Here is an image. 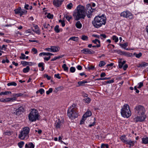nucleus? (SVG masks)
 Wrapping results in <instances>:
<instances>
[{
  "mask_svg": "<svg viewBox=\"0 0 148 148\" xmlns=\"http://www.w3.org/2000/svg\"><path fill=\"white\" fill-rule=\"evenodd\" d=\"M20 8H18L14 10L15 13L16 14H19V13L20 12V11L21 10Z\"/></svg>",
  "mask_w": 148,
  "mask_h": 148,
  "instance_id": "44",
  "label": "nucleus"
},
{
  "mask_svg": "<svg viewBox=\"0 0 148 148\" xmlns=\"http://www.w3.org/2000/svg\"><path fill=\"white\" fill-rule=\"evenodd\" d=\"M30 70V68L29 66H27L26 68H24L23 70V71L24 73L28 72Z\"/></svg>",
  "mask_w": 148,
  "mask_h": 148,
  "instance_id": "23",
  "label": "nucleus"
},
{
  "mask_svg": "<svg viewBox=\"0 0 148 148\" xmlns=\"http://www.w3.org/2000/svg\"><path fill=\"white\" fill-rule=\"evenodd\" d=\"M122 53L125 56L127 57H132L133 55L132 53L126 52H122Z\"/></svg>",
  "mask_w": 148,
  "mask_h": 148,
  "instance_id": "22",
  "label": "nucleus"
},
{
  "mask_svg": "<svg viewBox=\"0 0 148 148\" xmlns=\"http://www.w3.org/2000/svg\"><path fill=\"white\" fill-rule=\"evenodd\" d=\"M109 78H107V77H103V78H97L96 79V80L98 81V80H105L106 79H109Z\"/></svg>",
  "mask_w": 148,
  "mask_h": 148,
  "instance_id": "42",
  "label": "nucleus"
},
{
  "mask_svg": "<svg viewBox=\"0 0 148 148\" xmlns=\"http://www.w3.org/2000/svg\"><path fill=\"white\" fill-rule=\"evenodd\" d=\"M54 76L55 77L58 79H60L61 78V77L60 76V75L59 73L55 74Z\"/></svg>",
  "mask_w": 148,
  "mask_h": 148,
  "instance_id": "61",
  "label": "nucleus"
},
{
  "mask_svg": "<svg viewBox=\"0 0 148 148\" xmlns=\"http://www.w3.org/2000/svg\"><path fill=\"white\" fill-rule=\"evenodd\" d=\"M54 30L56 33H59L60 32V30L59 29V26L56 25L54 28Z\"/></svg>",
  "mask_w": 148,
  "mask_h": 148,
  "instance_id": "35",
  "label": "nucleus"
},
{
  "mask_svg": "<svg viewBox=\"0 0 148 148\" xmlns=\"http://www.w3.org/2000/svg\"><path fill=\"white\" fill-rule=\"evenodd\" d=\"M44 64L43 62H41L38 63V67H42L43 66H44Z\"/></svg>",
  "mask_w": 148,
  "mask_h": 148,
  "instance_id": "64",
  "label": "nucleus"
},
{
  "mask_svg": "<svg viewBox=\"0 0 148 148\" xmlns=\"http://www.w3.org/2000/svg\"><path fill=\"white\" fill-rule=\"evenodd\" d=\"M20 13H19V15L20 16H21L23 14V13H24L25 12V13H26V12H27V11H21V10L20 11Z\"/></svg>",
  "mask_w": 148,
  "mask_h": 148,
  "instance_id": "59",
  "label": "nucleus"
},
{
  "mask_svg": "<svg viewBox=\"0 0 148 148\" xmlns=\"http://www.w3.org/2000/svg\"><path fill=\"white\" fill-rule=\"evenodd\" d=\"M88 38V37L85 35H82L81 37V39L83 40H87Z\"/></svg>",
  "mask_w": 148,
  "mask_h": 148,
  "instance_id": "39",
  "label": "nucleus"
},
{
  "mask_svg": "<svg viewBox=\"0 0 148 148\" xmlns=\"http://www.w3.org/2000/svg\"><path fill=\"white\" fill-rule=\"evenodd\" d=\"M133 55L135 56L136 58H139L142 56V53L140 52L139 53L137 54L135 52L134 53Z\"/></svg>",
  "mask_w": 148,
  "mask_h": 148,
  "instance_id": "27",
  "label": "nucleus"
},
{
  "mask_svg": "<svg viewBox=\"0 0 148 148\" xmlns=\"http://www.w3.org/2000/svg\"><path fill=\"white\" fill-rule=\"evenodd\" d=\"M21 63L22 64L23 66H24L27 65H28L29 66H32L34 64L33 62H28L24 61H21Z\"/></svg>",
  "mask_w": 148,
  "mask_h": 148,
  "instance_id": "14",
  "label": "nucleus"
},
{
  "mask_svg": "<svg viewBox=\"0 0 148 148\" xmlns=\"http://www.w3.org/2000/svg\"><path fill=\"white\" fill-rule=\"evenodd\" d=\"M17 85L16 83L14 82H10L7 84V85L8 86H16Z\"/></svg>",
  "mask_w": 148,
  "mask_h": 148,
  "instance_id": "29",
  "label": "nucleus"
},
{
  "mask_svg": "<svg viewBox=\"0 0 148 148\" xmlns=\"http://www.w3.org/2000/svg\"><path fill=\"white\" fill-rule=\"evenodd\" d=\"M62 68L64 69V71H68V68L67 66L66 65V64H63L62 66Z\"/></svg>",
  "mask_w": 148,
  "mask_h": 148,
  "instance_id": "31",
  "label": "nucleus"
},
{
  "mask_svg": "<svg viewBox=\"0 0 148 148\" xmlns=\"http://www.w3.org/2000/svg\"><path fill=\"white\" fill-rule=\"evenodd\" d=\"M63 122L61 121L60 119L56 120L54 126L56 129H60L63 127Z\"/></svg>",
  "mask_w": 148,
  "mask_h": 148,
  "instance_id": "10",
  "label": "nucleus"
},
{
  "mask_svg": "<svg viewBox=\"0 0 148 148\" xmlns=\"http://www.w3.org/2000/svg\"><path fill=\"white\" fill-rule=\"evenodd\" d=\"M141 64L142 67H145L148 65V63L145 62H143L141 63Z\"/></svg>",
  "mask_w": 148,
  "mask_h": 148,
  "instance_id": "45",
  "label": "nucleus"
},
{
  "mask_svg": "<svg viewBox=\"0 0 148 148\" xmlns=\"http://www.w3.org/2000/svg\"><path fill=\"white\" fill-rule=\"evenodd\" d=\"M11 92L10 91L1 92L0 93L1 95H5L9 94H11Z\"/></svg>",
  "mask_w": 148,
  "mask_h": 148,
  "instance_id": "28",
  "label": "nucleus"
},
{
  "mask_svg": "<svg viewBox=\"0 0 148 148\" xmlns=\"http://www.w3.org/2000/svg\"><path fill=\"white\" fill-rule=\"evenodd\" d=\"M106 64L105 62L103 61H101L100 62L99 66L100 67H101L104 66Z\"/></svg>",
  "mask_w": 148,
  "mask_h": 148,
  "instance_id": "32",
  "label": "nucleus"
},
{
  "mask_svg": "<svg viewBox=\"0 0 148 148\" xmlns=\"http://www.w3.org/2000/svg\"><path fill=\"white\" fill-rule=\"evenodd\" d=\"M135 141H134L132 140L131 139L128 140L126 142V144L130 145V147L131 146H133L134 145Z\"/></svg>",
  "mask_w": 148,
  "mask_h": 148,
  "instance_id": "15",
  "label": "nucleus"
},
{
  "mask_svg": "<svg viewBox=\"0 0 148 148\" xmlns=\"http://www.w3.org/2000/svg\"><path fill=\"white\" fill-rule=\"evenodd\" d=\"M44 77H46L48 80H50L51 79V77L50 76H49L46 74H44Z\"/></svg>",
  "mask_w": 148,
  "mask_h": 148,
  "instance_id": "57",
  "label": "nucleus"
},
{
  "mask_svg": "<svg viewBox=\"0 0 148 148\" xmlns=\"http://www.w3.org/2000/svg\"><path fill=\"white\" fill-rule=\"evenodd\" d=\"M53 91V89L52 88H50L48 91H46V93L47 95H49L50 93L51 92Z\"/></svg>",
  "mask_w": 148,
  "mask_h": 148,
  "instance_id": "49",
  "label": "nucleus"
},
{
  "mask_svg": "<svg viewBox=\"0 0 148 148\" xmlns=\"http://www.w3.org/2000/svg\"><path fill=\"white\" fill-rule=\"evenodd\" d=\"M94 66H88L87 67V68L89 70H93L94 69Z\"/></svg>",
  "mask_w": 148,
  "mask_h": 148,
  "instance_id": "52",
  "label": "nucleus"
},
{
  "mask_svg": "<svg viewBox=\"0 0 148 148\" xmlns=\"http://www.w3.org/2000/svg\"><path fill=\"white\" fill-rule=\"evenodd\" d=\"M81 52L85 54H92L95 53L94 51L88 48H85L81 50Z\"/></svg>",
  "mask_w": 148,
  "mask_h": 148,
  "instance_id": "11",
  "label": "nucleus"
},
{
  "mask_svg": "<svg viewBox=\"0 0 148 148\" xmlns=\"http://www.w3.org/2000/svg\"><path fill=\"white\" fill-rule=\"evenodd\" d=\"M20 58L22 60L25 59V55L23 53H21V56L20 57Z\"/></svg>",
  "mask_w": 148,
  "mask_h": 148,
  "instance_id": "43",
  "label": "nucleus"
},
{
  "mask_svg": "<svg viewBox=\"0 0 148 148\" xmlns=\"http://www.w3.org/2000/svg\"><path fill=\"white\" fill-rule=\"evenodd\" d=\"M24 144V142L23 141H21L20 142L18 143V145L19 148H22Z\"/></svg>",
  "mask_w": 148,
  "mask_h": 148,
  "instance_id": "33",
  "label": "nucleus"
},
{
  "mask_svg": "<svg viewBox=\"0 0 148 148\" xmlns=\"http://www.w3.org/2000/svg\"><path fill=\"white\" fill-rule=\"evenodd\" d=\"M92 42L95 44H97V43L99 44H100V40L97 39H95V40H93L92 41Z\"/></svg>",
  "mask_w": 148,
  "mask_h": 148,
  "instance_id": "38",
  "label": "nucleus"
},
{
  "mask_svg": "<svg viewBox=\"0 0 148 148\" xmlns=\"http://www.w3.org/2000/svg\"><path fill=\"white\" fill-rule=\"evenodd\" d=\"M33 31L38 34H39L40 33L39 29H33Z\"/></svg>",
  "mask_w": 148,
  "mask_h": 148,
  "instance_id": "56",
  "label": "nucleus"
},
{
  "mask_svg": "<svg viewBox=\"0 0 148 148\" xmlns=\"http://www.w3.org/2000/svg\"><path fill=\"white\" fill-rule=\"evenodd\" d=\"M125 61H123V62H120L119 64V68H121L123 67V65L125 64Z\"/></svg>",
  "mask_w": 148,
  "mask_h": 148,
  "instance_id": "25",
  "label": "nucleus"
},
{
  "mask_svg": "<svg viewBox=\"0 0 148 148\" xmlns=\"http://www.w3.org/2000/svg\"><path fill=\"white\" fill-rule=\"evenodd\" d=\"M0 101L3 102H8L7 98L5 99H0Z\"/></svg>",
  "mask_w": 148,
  "mask_h": 148,
  "instance_id": "63",
  "label": "nucleus"
},
{
  "mask_svg": "<svg viewBox=\"0 0 148 148\" xmlns=\"http://www.w3.org/2000/svg\"><path fill=\"white\" fill-rule=\"evenodd\" d=\"M146 116H141L135 115L132 116V119L133 122H142L144 121L146 119Z\"/></svg>",
  "mask_w": 148,
  "mask_h": 148,
  "instance_id": "9",
  "label": "nucleus"
},
{
  "mask_svg": "<svg viewBox=\"0 0 148 148\" xmlns=\"http://www.w3.org/2000/svg\"><path fill=\"white\" fill-rule=\"evenodd\" d=\"M28 117L29 120L32 122L36 121L38 117V111L34 109H32L29 114Z\"/></svg>",
  "mask_w": 148,
  "mask_h": 148,
  "instance_id": "6",
  "label": "nucleus"
},
{
  "mask_svg": "<svg viewBox=\"0 0 148 148\" xmlns=\"http://www.w3.org/2000/svg\"><path fill=\"white\" fill-rule=\"evenodd\" d=\"M91 101L90 99L88 97L84 99V101L86 103H89Z\"/></svg>",
  "mask_w": 148,
  "mask_h": 148,
  "instance_id": "37",
  "label": "nucleus"
},
{
  "mask_svg": "<svg viewBox=\"0 0 148 148\" xmlns=\"http://www.w3.org/2000/svg\"><path fill=\"white\" fill-rule=\"evenodd\" d=\"M106 18L104 15L96 16L92 23L93 26L96 28H99L106 23Z\"/></svg>",
  "mask_w": 148,
  "mask_h": 148,
  "instance_id": "2",
  "label": "nucleus"
},
{
  "mask_svg": "<svg viewBox=\"0 0 148 148\" xmlns=\"http://www.w3.org/2000/svg\"><path fill=\"white\" fill-rule=\"evenodd\" d=\"M120 139L122 142L125 143L127 140H128L125 135L122 136L120 137Z\"/></svg>",
  "mask_w": 148,
  "mask_h": 148,
  "instance_id": "19",
  "label": "nucleus"
},
{
  "mask_svg": "<svg viewBox=\"0 0 148 148\" xmlns=\"http://www.w3.org/2000/svg\"><path fill=\"white\" fill-rule=\"evenodd\" d=\"M52 52H56L58 51L60 49L58 47H51Z\"/></svg>",
  "mask_w": 148,
  "mask_h": 148,
  "instance_id": "20",
  "label": "nucleus"
},
{
  "mask_svg": "<svg viewBox=\"0 0 148 148\" xmlns=\"http://www.w3.org/2000/svg\"><path fill=\"white\" fill-rule=\"evenodd\" d=\"M94 10L95 9L92 8L90 4H87L86 8L84 6L79 5L73 11V16L74 20L77 21L84 19L86 15L88 18H90Z\"/></svg>",
  "mask_w": 148,
  "mask_h": 148,
  "instance_id": "1",
  "label": "nucleus"
},
{
  "mask_svg": "<svg viewBox=\"0 0 148 148\" xmlns=\"http://www.w3.org/2000/svg\"><path fill=\"white\" fill-rule=\"evenodd\" d=\"M100 38L101 39H103V38H106V35L104 34H102L100 35Z\"/></svg>",
  "mask_w": 148,
  "mask_h": 148,
  "instance_id": "47",
  "label": "nucleus"
},
{
  "mask_svg": "<svg viewBox=\"0 0 148 148\" xmlns=\"http://www.w3.org/2000/svg\"><path fill=\"white\" fill-rule=\"evenodd\" d=\"M112 38L113 40H114L116 43L118 41L119 39L118 37L115 35H114L112 36Z\"/></svg>",
  "mask_w": 148,
  "mask_h": 148,
  "instance_id": "24",
  "label": "nucleus"
},
{
  "mask_svg": "<svg viewBox=\"0 0 148 148\" xmlns=\"http://www.w3.org/2000/svg\"><path fill=\"white\" fill-rule=\"evenodd\" d=\"M78 37H71L70 38L68 41L70 40H71L75 41H77L78 40Z\"/></svg>",
  "mask_w": 148,
  "mask_h": 148,
  "instance_id": "26",
  "label": "nucleus"
},
{
  "mask_svg": "<svg viewBox=\"0 0 148 148\" xmlns=\"http://www.w3.org/2000/svg\"><path fill=\"white\" fill-rule=\"evenodd\" d=\"M48 56V53L42 52L40 53L39 54V56Z\"/></svg>",
  "mask_w": 148,
  "mask_h": 148,
  "instance_id": "41",
  "label": "nucleus"
},
{
  "mask_svg": "<svg viewBox=\"0 0 148 148\" xmlns=\"http://www.w3.org/2000/svg\"><path fill=\"white\" fill-rule=\"evenodd\" d=\"M121 114L122 116L124 118H128L131 115L129 106L127 104H125L121 110Z\"/></svg>",
  "mask_w": 148,
  "mask_h": 148,
  "instance_id": "4",
  "label": "nucleus"
},
{
  "mask_svg": "<svg viewBox=\"0 0 148 148\" xmlns=\"http://www.w3.org/2000/svg\"><path fill=\"white\" fill-rule=\"evenodd\" d=\"M86 118H84L83 116V118H82V119L81 120V121H80V124H83V123H84V121H85V120H86Z\"/></svg>",
  "mask_w": 148,
  "mask_h": 148,
  "instance_id": "55",
  "label": "nucleus"
},
{
  "mask_svg": "<svg viewBox=\"0 0 148 148\" xmlns=\"http://www.w3.org/2000/svg\"><path fill=\"white\" fill-rule=\"evenodd\" d=\"M75 26L78 29H81L82 27V24L80 21H77L76 23Z\"/></svg>",
  "mask_w": 148,
  "mask_h": 148,
  "instance_id": "21",
  "label": "nucleus"
},
{
  "mask_svg": "<svg viewBox=\"0 0 148 148\" xmlns=\"http://www.w3.org/2000/svg\"><path fill=\"white\" fill-rule=\"evenodd\" d=\"M32 51L34 52V54H36L38 52L37 50L35 48H33L32 49Z\"/></svg>",
  "mask_w": 148,
  "mask_h": 148,
  "instance_id": "58",
  "label": "nucleus"
},
{
  "mask_svg": "<svg viewBox=\"0 0 148 148\" xmlns=\"http://www.w3.org/2000/svg\"><path fill=\"white\" fill-rule=\"evenodd\" d=\"M30 131V129L28 127H26L23 128L20 132L18 137L21 140H23L25 138H27L29 137V134Z\"/></svg>",
  "mask_w": 148,
  "mask_h": 148,
  "instance_id": "5",
  "label": "nucleus"
},
{
  "mask_svg": "<svg viewBox=\"0 0 148 148\" xmlns=\"http://www.w3.org/2000/svg\"><path fill=\"white\" fill-rule=\"evenodd\" d=\"M34 145L32 143H29L28 144H26L25 148H34Z\"/></svg>",
  "mask_w": 148,
  "mask_h": 148,
  "instance_id": "17",
  "label": "nucleus"
},
{
  "mask_svg": "<svg viewBox=\"0 0 148 148\" xmlns=\"http://www.w3.org/2000/svg\"><path fill=\"white\" fill-rule=\"evenodd\" d=\"M87 83V82L86 81L84 80L82 81L79 82L78 84L79 85H81L82 84H84Z\"/></svg>",
  "mask_w": 148,
  "mask_h": 148,
  "instance_id": "46",
  "label": "nucleus"
},
{
  "mask_svg": "<svg viewBox=\"0 0 148 148\" xmlns=\"http://www.w3.org/2000/svg\"><path fill=\"white\" fill-rule=\"evenodd\" d=\"M0 49L1 50H5L6 48V46L4 45H3L1 47H0Z\"/></svg>",
  "mask_w": 148,
  "mask_h": 148,
  "instance_id": "62",
  "label": "nucleus"
},
{
  "mask_svg": "<svg viewBox=\"0 0 148 148\" xmlns=\"http://www.w3.org/2000/svg\"><path fill=\"white\" fill-rule=\"evenodd\" d=\"M65 18L69 22L70 21V20L72 18L71 16L66 15L65 16Z\"/></svg>",
  "mask_w": 148,
  "mask_h": 148,
  "instance_id": "30",
  "label": "nucleus"
},
{
  "mask_svg": "<svg viewBox=\"0 0 148 148\" xmlns=\"http://www.w3.org/2000/svg\"><path fill=\"white\" fill-rule=\"evenodd\" d=\"M92 115V113L90 111H88L85 114L83 115L84 118H86L87 117L91 116Z\"/></svg>",
  "mask_w": 148,
  "mask_h": 148,
  "instance_id": "18",
  "label": "nucleus"
},
{
  "mask_svg": "<svg viewBox=\"0 0 148 148\" xmlns=\"http://www.w3.org/2000/svg\"><path fill=\"white\" fill-rule=\"evenodd\" d=\"M24 110L23 108L22 107H20L16 110V111L14 112L16 115H19L23 112Z\"/></svg>",
  "mask_w": 148,
  "mask_h": 148,
  "instance_id": "13",
  "label": "nucleus"
},
{
  "mask_svg": "<svg viewBox=\"0 0 148 148\" xmlns=\"http://www.w3.org/2000/svg\"><path fill=\"white\" fill-rule=\"evenodd\" d=\"M134 110L135 112L136 115L146 116L145 114V110L143 106L140 105L136 106L134 108Z\"/></svg>",
  "mask_w": 148,
  "mask_h": 148,
  "instance_id": "7",
  "label": "nucleus"
},
{
  "mask_svg": "<svg viewBox=\"0 0 148 148\" xmlns=\"http://www.w3.org/2000/svg\"><path fill=\"white\" fill-rule=\"evenodd\" d=\"M120 16L121 17L126 18H129L130 19H132L134 18L132 14L128 10H126L121 12Z\"/></svg>",
  "mask_w": 148,
  "mask_h": 148,
  "instance_id": "8",
  "label": "nucleus"
},
{
  "mask_svg": "<svg viewBox=\"0 0 148 148\" xmlns=\"http://www.w3.org/2000/svg\"><path fill=\"white\" fill-rule=\"evenodd\" d=\"M120 45L123 47L124 49H125V47L127 46V43H125L123 44H120Z\"/></svg>",
  "mask_w": 148,
  "mask_h": 148,
  "instance_id": "40",
  "label": "nucleus"
},
{
  "mask_svg": "<svg viewBox=\"0 0 148 148\" xmlns=\"http://www.w3.org/2000/svg\"><path fill=\"white\" fill-rule=\"evenodd\" d=\"M59 23H61L62 25V27H64L65 25V23H64V21H62L61 20H60L59 21Z\"/></svg>",
  "mask_w": 148,
  "mask_h": 148,
  "instance_id": "51",
  "label": "nucleus"
},
{
  "mask_svg": "<svg viewBox=\"0 0 148 148\" xmlns=\"http://www.w3.org/2000/svg\"><path fill=\"white\" fill-rule=\"evenodd\" d=\"M44 27L46 28H49L50 27V25L49 24H47L46 23H45L43 24Z\"/></svg>",
  "mask_w": 148,
  "mask_h": 148,
  "instance_id": "48",
  "label": "nucleus"
},
{
  "mask_svg": "<svg viewBox=\"0 0 148 148\" xmlns=\"http://www.w3.org/2000/svg\"><path fill=\"white\" fill-rule=\"evenodd\" d=\"M39 92L41 94H42L44 92L45 90H44L42 88L40 89L39 90Z\"/></svg>",
  "mask_w": 148,
  "mask_h": 148,
  "instance_id": "60",
  "label": "nucleus"
},
{
  "mask_svg": "<svg viewBox=\"0 0 148 148\" xmlns=\"http://www.w3.org/2000/svg\"><path fill=\"white\" fill-rule=\"evenodd\" d=\"M141 143L145 144H148V137L144 136L142 138Z\"/></svg>",
  "mask_w": 148,
  "mask_h": 148,
  "instance_id": "16",
  "label": "nucleus"
},
{
  "mask_svg": "<svg viewBox=\"0 0 148 148\" xmlns=\"http://www.w3.org/2000/svg\"><path fill=\"white\" fill-rule=\"evenodd\" d=\"M77 112L76 105L73 104L68 109L67 114L69 118L73 119L77 117Z\"/></svg>",
  "mask_w": 148,
  "mask_h": 148,
  "instance_id": "3",
  "label": "nucleus"
},
{
  "mask_svg": "<svg viewBox=\"0 0 148 148\" xmlns=\"http://www.w3.org/2000/svg\"><path fill=\"white\" fill-rule=\"evenodd\" d=\"M7 100L8 101V102L10 101H15L16 100V98L15 97H14L12 98H7Z\"/></svg>",
  "mask_w": 148,
  "mask_h": 148,
  "instance_id": "36",
  "label": "nucleus"
},
{
  "mask_svg": "<svg viewBox=\"0 0 148 148\" xmlns=\"http://www.w3.org/2000/svg\"><path fill=\"white\" fill-rule=\"evenodd\" d=\"M73 4L70 3L69 4H67V8L69 10H70L73 7Z\"/></svg>",
  "mask_w": 148,
  "mask_h": 148,
  "instance_id": "34",
  "label": "nucleus"
},
{
  "mask_svg": "<svg viewBox=\"0 0 148 148\" xmlns=\"http://www.w3.org/2000/svg\"><path fill=\"white\" fill-rule=\"evenodd\" d=\"M138 86L137 87L138 88H140L143 86V83L142 82H140L138 84Z\"/></svg>",
  "mask_w": 148,
  "mask_h": 148,
  "instance_id": "54",
  "label": "nucleus"
},
{
  "mask_svg": "<svg viewBox=\"0 0 148 148\" xmlns=\"http://www.w3.org/2000/svg\"><path fill=\"white\" fill-rule=\"evenodd\" d=\"M63 1V0H53V4L56 7H59L62 5Z\"/></svg>",
  "mask_w": 148,
  "mask_h": 148,
  "instance_id": "12",
  "label": "nucleus"
},
{
  "mask_svg": "<svg viewBox=\"0 0 148 148\" xmlns=\"http://www.w3.org/2000/svg\"><path fill=\"white\" fill-rule=\"evenodd\" d=\"M47 17L49 19L52 18L53 17V15L51 14L50 13H49L47 15Z\"/></svg>",
  "mask_w": 148,
  "mask_h": 148,
  "instance_id": "53",
  "label": "nucleus"
},
{
  "mask_svg": "<svg viewBox=\"0 0 148 148\" xmlns=\"http://www.w3.org/2000/svg\"><path fill=\"white\" fill-rule=\"evenodd\" d=\"M70 70L72 73H74L75 71V69L74 67H71L70 68Z\"/></svg>",
  "mask_w": 148,
  "mask_h": 148,
  "instance_id": "50",
  "label": "nucleus"
}]
</instances>
